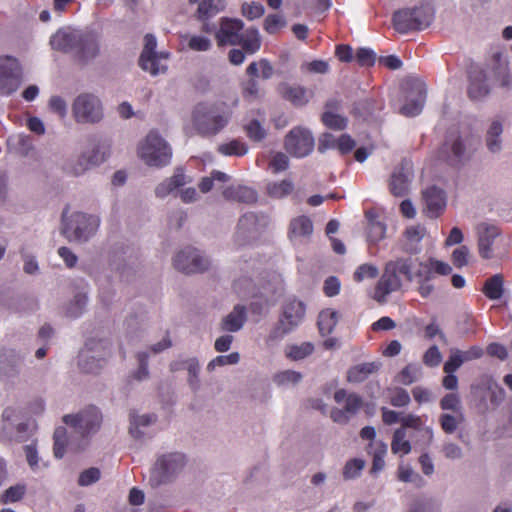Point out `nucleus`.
Returning <instances> with one entry per match:
<instances>
[{
  "instance_id": "obj_1",
  "label": "nucleus",
  "mask_w": 512,
  "mask_h": 512,
  "mask_svg": "<svg viewBox=\"0 0 512 512\" xmlns=\"http://www.w3.org/2000/svg\"><path fill=\"white\" fill-rule=\"evenodd\" d=\"M418 263L417 259L412 257H398L388 261L375 286L373 299L384 303L389 294L402 288L403 279L412 282L417 277Z\"/></svg>"
},
{
  "instance_id": "obj_2",
  "label": "nucleus",
  "mask_w": 512,
  "mask_h": 512,
  "mask_svg": "<svg viewBox=\"0 0 512 512\" xmlns=\"http://www.w3.org/2000/svg\"><path fill=\"white\" fill-rule=\"evenodd\" d=\"M138 157L149 167L163 168L171 163L172 149L156 130H151L137 147Z\"/></svg>"
},
{
  "instance_id": "obj_3",
  "label": "nucleus",
  "mask_w": 512,
  "mask_h": 512,
  "mask_svg": "<svg viewBox=\"0 0 512 512\" xmlns=\"http://www.w3.org/2000/svg\"><path fill=\"white\" fill-rule=\"evenodd\" d=\"M100 218L83 212L62 213V234L69 241L86 242L97 232Z\"/></svg>"
},
{
  "instance_id": "obj_4",
  "label": "nucleus",
  "mask_w": 512,
  "mask_h": 512,
  "mask_svg": "<svg viewBox=\"0 0 512 512\" xmlns=\"http://www.w3.org/2000/svg\"><path fill=\"white\" fill-rule=\"evenodd\" d=\"M187 465V458L183 453L170 452L159 456L154 463L149 477V484L157 488L173 482Z\"/></svg>"
},
{
  "instance_id": "obj_5",
  "label": "nucleus",
  "mask_w": 512,
  "mask_h": 512,
  "mask_svg": "<svg viewBox=\"0 0 512 512\" xmlns=\"http://www.w3.org/2000/svg\"><path fill=\"white\" fill-rule=\"evenodd\" d=\"M71 113L74 121L80 125H95L105 116L101 98L92 92H81L72 101Z\"/></svg>"
},
{
  "instance_id": "obj_6",
  "label": "nucleus",
  "mask_w": 512,
  "mask_h": 512,
  "mask_svg": "<svg viewBox=\"0 0 512 512\" xmlns=\"http://www.w3.org/2000/svg\"><path fill=\"white\" fill-rule=\"evenodd\" d=\"M109 147L105 144L96 143L85 148L80 154L66 160L63 170L66 174L74 177L84 175L90 169L104 163L109 157Z\"/></svg>"
},
{
  "instance_id": "obj_7",
  "label": "nucleus",
  "mask_w": 512,
  "mask_h": 512,
  "mask_svg": "<svg viewBox=\"0 0 512 512\" xmlns=\"http://www.w3.org/2000/svg\"><path fill=\"white\" fill-rule=\"evenodd\" d=\"M305 317V305L302 301L287 299L282 306V313L276 327L269 334L267 341H276L283 338L298 327Z\"/></svg>"
},
{
  "instance_id": "obj_8",
  "label": "nucleus",
  "mask_w": 512,
  "mask_h": 512,
  "mask_svg": "<svg viewBox=\"0 0 512 512\" xmlns=\"http://www.w3.org/2000/svg\"><path fill=\"white\" fill-rule=\"evenodd\" d=\"M245 73L249 79L240 84L241 94L244 100L254 102L261 96V89L259 82L256 78L260 77L263 80L270 79L274 74V68L269 60L262 58L258 61L251 62Z\"/></svg>"
},
{
  "instance_id": "obj_9",
  "label": "nucleus",
  "mask_w": 512,
  "mask_h": 512,
  "mask_svg": "<svg viewBox=\"0 0 512 512\" xmlns=\"http://www.w3.org/2000/svg\"><path fill=\"white\" fill-rule=\"evenodd\" d=\"M471 388L482 412L495 410L505 398L504 389L489 375L480 376Z\"/></svg>"
},
{
  "instance_id": "obj_10",
  "label": "nucleus",
  "mask_w": 512,
  "mask_h": 512,
  "mask_svg": "<svg viewBox=\"0 0 512 512\" xmlns=\"http://www.w3.org/2000/svg\"><path fill=\"white\" fill-rule=\"evenodd\" d=\"M111 354V345L105 340H90L79 354V366L86 373L98 372Z\"/></svg>"
},
{
  "instance_id": "obj_11",
  "label": "nucleus",
  "mask_w": 512,
  "mask_h": 512,
  "mask_svg": "<svg viewBox=\"0 0 512 512\" xmlns=\"http://www.w3.org/2000/svg\"><path fill=\"white\" fill-rule=\"evenodd\" d=\"M157 41L154 35L146 34L144 37V47L139 57V65L142 70L156 76L165 73L167 70L166 61L169 58L167 52H157Z\"/></svg>"
},
{
  "instance_id": "obj_12",
  "label": "nucleus",
  "mask_w": 512,
  "mask_h": 512,
  "mask_svg": "<svg viewBox=\"0 0 512 512\" xmlns=\"http://www.w3.org/2000/svg\"><path fill=\"white\" fill-rule=\"evenodd\" d=\"M228 121L227 116L216 114L205 105H198L193 112L195 128L204 136L216 135L228 124Z\"/></svg>"
},
{
  "instance_id": "obj_13",
  "label": "nucleus",
  "mask_w": 512,
  "mask_h": 512,
  "mask_svg": "<svg viewBox=\"0 0 512 512\" xmlns=\"http://www.w3.org/2000/svg\"><path fill=\"white\" fill-rule=\"evenodd\" d=\"M269 224V218L266 214H256L253 212L244 214L238 222L236 231V241L239 245L249 244L255 240L261 231Z\"/></svg>"
},
{
  "instance_id": "obj_14",
  "label": "nucleus",
  "mask_w": 512,
  "mask_h": 512,
  "mask_svg": "<svg viewBox=\"0 0 512 512\" xmlns=\"http://www.w3.org/2000/svg\"><path fill=\"white\" fill-rule=\"evenodd\" d=\"M63 422L81 436H88L99 430L102 415L96 407H89L75 415H65Z\"/></svg>"
},
{
  "instance_id": "obj_15",
  "label": "nucleus",
  "mask_w": 512,
  "mask_h": 512,
  "mask_svg": "<svg viewBox=\"0 0 512 512\" xmlns=\"http://www.w3.org/2000/svg\"><path fill=\"white\" fill-rule=\"evenodd\" d=\"M173 265L185 274H194L206 271L210 261L198 249L185 247L175 255Z\"/></svg>"
},
{
  "instance_id": "obj_16",
  "label": "nucleus",
  "mask_w": 512,
  "mask_h": 512,
  "mask_svg": "<svg viewBox=\"0 0 512 512\" xmlns=\"http://www.w3.org/2000/svg\"><path fill=\"white\" fill-rule=\"evenodd\" d=\"M315 141L312 133L303 127H295L285 136L286 151L297 158L308 156L314 149Z\"/></svg>"
},
{
  "instance_id": "obj_17",
  "label": "nucleus",
  "mask_w": 512,
  "mask_h": 512,
  "mask_svg": "<svg viewBox=\"0 0 512 512\" xmlns=\"http://www.w3.org/2000/svg\"><path fill=\"white\" fill-rule=\"evenodd\" d=\"M21 83V67L18 60L11 56L0 57V94L10 95Z\"/></svg>"
},
{
  "instance_id": "obj_18",
  "label": "nucleus",
  "mask_w": 512,
  "mask_h": 512,
  "mask_svg": "<svg viewBox=\"0 0 512 512\" xmlns=\"http://www.w3.org/2000/svg\"><path fill=\"white\" fill-rule=\"evenodd\" d=\"M243 27L244 24L239 19H222L220 27L216 32L218 46H236L240 44Z\"/></svg>"
},
{
  "instance_id": "obj_19",
  "label": "nucleus",
  "mask_w": 512,
  "mask_h": 512,
  "mask_svg": "<svg viewBox=\"0 0 512 512\" xmlns=\"http://www.w3.org/2000/svg\"><path fill=\"white\" fill-rule=\"evenodd\" d=\"M413 178L412 167L408 162H402L397 166L390 178L389 189L396 197L405 196L410 189V183Z\"/></svg>"
},
{
  "instance_id": "obj_20",
  "label": "nucleus",
  "mask_w": 512,
  "mask_h": 512,
  "mask_svg": "<svg viewBox=\"0 0 512 512\" xmlns=\"http://www.w3.org/2000/svg\"><path fill=\"white\" fill-rule=\"evenodd\" d=\"M476 233L479 255L483 259H491L493 257L492 244L500 235L499 228L493 224L482 222L476 226Z\"/></svg>"
},
{
  "instance_id": "obj_21",
  "label": "nucleus",
  "mask_w": 512,
  "mask_h": 512,
  "mask_svg": "<svg viewBox=\"0 0 512 512\" xmlns=\"http://www.w3.org/2000/svg\"><path fill=\"white\" fill-rule=\"evenodd\" d=\"M79 41H81L80 31L64 28L51 36L50 45L53 50L74 55Z\"/></svg>"
},
{
  "instance_id": "obj_22",
  "label": "nucleus",
  "mask_w": 512,
  "mask_h": 512,
  "mask_svg": "<svg viewBox=\"0 0 512 512\" xmlns=\"http://www.w3.org/2000/svg\"><path fill=\"white\" fill-rule=\"evenodd\" d=\"M192 182V179L187 176L182 167H177L172 176L165 178L154 189L155 196L159 199H164L177 191V189Z\"/></svg>"
},
{
  "instance_id": "obj_23",
  "label": "nucleus",
  "mask_w": 512,
  "mask_h": 512,
  "mask_svg": "<svg viewBox=\"0 0 512 512\" xmlns=\"http://www.w3.org/2000/svg\"><path fill=\"white\" fill-rule=\"evenodd\" d=\"M468 77L467 93L470 99L480 100L489 94L490 88L487 83V75L479 66H471Z\"/></svg>"
},
{
  "instance_id": "obj_24",
  "label": "nucleus",
  "mask_w": 512,
  "mask_h": 512,
  "mask_svg": "<svg viewBox=\"0 0 512 512\" xmlns=\"http://www.w3.org/2000/svg\"><path fill=\"white\" fill-rule=\"evenodd\" d=\"M441 154L451 165L459 164L466 156L464 139L456 133H451L443 144Z\"/></svg>"
},
{
  "instance_id": "obj_25",
  "label": "nucleus",
  "mask_w": 512,
  "mask_h": 512,
  "mask_svg": "<svg viewBox=\"0 0 512 512\" xmlns=\"http://www.w3.org/2000/svg\"><path fill=\"white\" fill-rule=\"evenodd\" d=\"M422 195L425 203L424 211L427 216L431 218L437 217L446 206L444 191L436 186H431L425 189Z\"/></svg>"
},
{
  "instance_id": "obj_26",
  "label": "nucleus",
  "mask_w": 512,
  "mask_h": 512,
  "mask_svg": "<svg viewBox=\"0 0 512 512\" xmlns=\"http://www.w3.org/2000/svg\"><path fill=\"white\" fill-rule=\"evenodd\" d=\"M99 54V43L95 35L91 33L81 32V41L77 43L74 57L82 62L87 63L93 60Z\"/></svg>"
},
{
  "instance_id": "obj_27",
  "label": "nucleus",
  "mask_w": 512,
  "mask_h": 512,
  "mask_svg": "<svg viewBox=\"0 0 512 512\" xmlns=\"http://www.w3.org/2000/svg\"><path fill=\"white\" fill-rule=\"evenodd\" d=\"M313 223L307 216H298L291 220L289 225V238L292 241H300L311 236Z\"/></svg>"
},
{
  "instance_id": "obj_28",
  "label": "nucleus",
  "mask_w": 512,
  "mask_h": 512,
  "mask_svg": "<svg viewBox=\"0 0 512 512\" xmlns=\"http://www.w3.org/2000/svg\"><path fill=\"white\" fill-rule=\"evenodd\" d=\"M247 320L246 308L243 305H236L233 310L223 318L221 329L227 332L239 331Z\"/></svg>"
},
{
  "instance_id": "obj_29",
  "label": "nucleus",
  "mask_w": 512,
  "mask_h": 512,
  "mask_svg": "<svg viewBox=\"0 0 512 512\" xmlns=\"http://www.w3.org/2000/svg\"><path fill=\"white\" fill-rule=\"evenodd\" d=\"M278 91L285 100L290 101L295 106H304L309 101L306 88L299 85L292 86L282 83L279 85Z\"/></svg>"
},
{
  "instance_id": "obj_30",
  "label": "nucleus",
  "mask_w": 512,
  "mask_h": 512,
  "mask_svg": "<svg viewBox=\"0 0 512 512\" xmlns=\"http://www.w3.org/2000/svg\"><path fill=\"white\" fill-rule=\"evenodd\" d=\"M452 271L451 266L436 259H430L429 262H419L418 269L416 270L417 277H425L426 279H432L433 274L448 275Z\"/></svg>"
},
{
  "instance_id": "obj_31",
  "label": "nucleus",
  "mask_w": 512,
  "mask_h": 512,
  "mask_svg": "<svg viewBox=\"0 0 512 512\" xmlns=\"http://www.w3.org/2000/svg\"><path fill=\"white\" fill-rule=\"evenodd\" d=\"M415 91L416 97L409 100L400 109V113L403 114L404 116L413 117L420 114V112L422 111L426 98V91L424 85L422 83H416Z\"/></svg>"
},
{
  "instance_id": "obj_32",
  "label": "nucleus",
  "mask_w": 512,
  "mask_h": 512,
  "mask_svg": "<svg viewBox=\"0 0 512 512\" xmlns=\"http://www.w3.org/2000/svg\"><path fill=\"white\" fill-rule=\"evenodd\" d=\"M427 231L424 226L413 225L405 230L404 236L406 242L403 246V250L409 254H416L419 252L418 244L425 237Z\"/></svg>"
},
{
  "instance_id": "obj_33",
  "label": "nucleus",
  "mask_w": 512,
  "mask_h": 512,
  "mask_svg": "<svg viewBox=\"0 0 512 512\" xmlns=\"http://www.w3.org/2000/svg\"><path fill=\"white\" fill-rule=\"evenodd\" d=\"M223 196L227 200L243 203H254L257 201V193L254 189L246 186H230L223 191Z\"/></svg>"
},
{
  "instance_id": "obj_34",
  "label": "nucleus",
  "mask_w": 512,
  "mask_h": 512,
  "mask_svg": "<svg viewBox=\"0 0 512 512\" xmlns=\"http://www.w3.org/2000/svg\"><path fill=\"white\" fill-rule=\"evenodd\" d=\"M394 28L400 33L416 30L412 9H403L394 13Z\"/></svg>"
},
{
  "instance_id": "obj_35",
  "label": "nucleus",
  "mask_w": 512,
  "mask_h": 512,
  "mask_svg": "<svg viewBox=\"0 0 512 512\" xmlns=\"http://www.w3.org/2000/svg\"><path fill=\"white\" fill-rule=\"evenodd\" d=\"M266 193L274 199H282L290 195L294 190V183L289 179L270 181L266 184Z\"/></svg>"
},
{
  "instance_id": "obj_36",
  "label": "nucleus",
  "mask_w": 512,
  "mask_h": 512,
  "mask_svg": "<svg viewBox=\"0 0 512 512\" xmlns=\"http://www.w3.org/2000/svg\"><path fill=\"white\" fill-rule=\"evenodd\" d=\"M379 365L374 362L361 363L351 369L347 373V379L349 382L360 383L368 378L369 375L376 372Z\"/></svg>"
},
{
  "instance_id": "obj_37",
  "label": "nucleus",
  "mask_w": 512,
  "mask_h": 512,
  "mask_svg": "<svg viewBox=\"0 0 512 512\" xmlns=\"http://www.w3.org/2000/svg\"><path fill=\"white\" fill-rule=\"evenodd\" d=\"M503 285V276L501 274H495L485 281L482 291L490 300H498L503 296Z\"/></svg>"
},
{
  "instance_id": "obj_38",
  "label": "nucleus",
  "mask_w": 512,
  "mask_h": 512,
  "mask_svg": "<svg viewBox=\"0 0 512 512\" xmlns=\"http://www.w3.org/2000/svg\"><path fill=\"white\" fill-rule=\"evenodd\" d=\"M240 44L247 54H255L261 47V38L256 28H248L242 32Z\"/></svg>"
},
{
  "instance_id": "obj_39",
  "label": "nucleus",
  "mask_w": 512,
  "mask_h": 512,
  "mask_svg": "<svg viewBox=\"0 0 512 512\" xmlns=\"http://www.w3.org/2000/svg\"><path fill=\"white\" fill-rule=\"evenodd\" d=\"M368 218L367 238L372 243L383 240L386 236V225L374 217L371 212L366 214Z\"/></svg>"
},
{
  "instance_id": "obj_40",
  "label": "nucleus",
  "mask_w": 512,
  "mask_h": 512,
  "mask_svg": "<svg viewBox=\"0 0 512 512\" xmlns=\"http://www.w3.org/2000/svg\"><path fill=\"white\" fill-rule=\"evenodd\" d=\"M338 322V313L332 309H325L318 316L320 333L325 336L330 334Z\"/></svg>"
},
{
  "instance_id": "obj_41",
  "label": "nucleus",
  "mask_w": 512,
  "mask_h": 512,
  "mask_svg": "<svg viewBox=\"0 0 512 512\" xmlns=\"http://www.w3.org/2000/svg\"><path fill=\"white\" fill-rule=\"evenodd\" d=\"M248 145L239 139H233L227 143H222L218 146L217 151L224 156H237L241 157L247 154Z\"/></svg>"
},
{
  "instance_id": "obj_42",
  "label": "nucleus",
  "mask_w": 512,
  "mask_h": 512,
  "mask_svg": "<svg viewBox=\"0 0 512 512\" xmlns=\"http://www.w3.org/2000/svg\"><path fill=\"white\" fill-rule=\"evenodd\" d=\"M503 132L502 124L498 121H493L486 134V145L488 149L495 153L501 149V134Z\"/></svg>"
},
{
  "instance_id": "obj_43",
  "label": "nucleus",
  "mask_w": 512,
  "mask_h": 512,
  "mask_svg": "<svg viewBox=\"0 0 512 512\" xmlns=\"http://www.w3.org/2000/svg\"><path fill=\"white\" fill-rule=\"evenodd\" d=\"M156 421L154 415H130V427L129 432L134 438H141L143 432L140 430L141 427L149 426Z\"/></svg>"
},
{
  "instance_id": "obj_44",
  "label": "nucleus",
  "mask_w": 512,
  "mask_h": 512,
  "mask_svg": "<svg viewBox=\"0 0 512 512\" xmlns=\"http://www.w3.org/2000/svg\"><path fill=\"white\" fill-rule=\"evenodd\" d=\"M455 415L443 413L439 417V423L442 430L447 434H452L458 426L463 422L464 416L462 412H455Z\"/></svg>"
},
{
  "instance_id": "obj_45",
  "label": "nucleus",
  "mask_w": 512,
  "mask_h": 512,
  "mask_svg": "<svg viewBox=\"0 0 512 512\" xmlns=\"http://www.w3.org/2000/svg\"><path fill=\"white\" fill-rule=\"evenodd\" d=\"M406 438V431L403 428H398L393 434L391 443V450L394 454L402 453L409 454L411 451V444Z\"/></svg>"
},
{
  "instance_id": "obj_46",
  "label": "nucleus",
  "mask_w": 512,
  "mask_h": 512,
  "mask_svg": "<svg viewBox=\"0 0 512 512\" xmlns=\"http://www.w3.org/2000/svg\"><path fill=\"white\" fill-rule=\"evenodd\" d=\"M416 30L428 27L433 19L432 9L428 5H422L412 9Z\"/></svg>"
},
{
  "instance_id": "obj_47",
  "label": "nucleus",
  "mask_w": 512,
  "mask_h": 512,
  "mask_svg": "<svg viewBox=\"0 0 512 512\" xmlns=\"http://www.w3.org/2000/svg\"><path fill=\"white\" fill-rule=\"evenodd\" d=\"M314 345L310 342H304L300 345H291L286 350V356L292 360H301L312 354Z\"/></svg>"
},
{
  "instance_id": "obj_48",
  "label": "nucleus",
  "mask_w": 512,
  "mask_h": 512,
  "mask_svg": "<svg viewBox=\"0 0 512 512\" xmlns=\"http://www.w3.org/2000/svg\"><path fill=\"white\" fill-rule=\"evenodd\" d=\"M183 38L186 41L188 48L193 51L204 52L211 48V41L207 37L186 34Z\"/></svg>"
},
{
  "instance_id": "obj_49",
  "label": "nucleus",
  "mask_w": 512,
  "mask_h": 512,
  "mask_svg": "<svg viewBox=\"0 0 512 512\" xmlns=\"http://www.w3.org/2000/svg\"><path fill=\"white\" fill-rule=\"evenodd\" d=\"M244 129L248 138L254 142H260L267 137V130L258 120H251Z\"/></svg>"
},
{
  "instance_id": "obj_50",
  "label": "nucleus",
  "mask_w": 512,
  "mask_h": 512,
  "mask_svg": "<svg viewBox=\"0 0 512 512\" xmlns=\"http://www.w3.org/2000/svg\"><path fill=\"white\" fill-rule=\"evenodd\" d=\"M420 367L415 364L405 366L397 376V381L403 385H410L418 379Z\"/></svg>"
},
{
  "instance_id": "obj_51",
  "label": "nucleus",
  "mask_w": 512,
  "mask_h": 512,
  "mask_svg": "<svg viewBox=\"0 0 512 512\" xmlns=\"http://www.w3.org/2000/svg\"><path fill=\"white\" fill-rule=\"evenodd\" d=\"M26 493V486L17 484L9 487L1 495V502L4 504L20 501Z\"/></svg>"
},
{
  "instance_id": "obj_52",
  "label": "nucleus",
  "mask_w": 512,
  "mask_h": 512,
  "mask_svg": "<svg viewBox=\"0 0 512 512\" xmlns=\"http://www.w3.org/2000/svg\"><path fill=\"white\" fill-rule=\"evenodd\" d=\"M302 379V374L293 370H285L274 376V382L279 386L295 385Z\"/></svg>"
},
{
  "instance_id": "obj_53",
  "label": "nucleus",
  "mask_w": 512,
  "mask_h": 512,
  "mask_svg": "<svg viewBox=\"0 0 512 512\" xmlns=\"http://www.w3.org/2000/svg\"><path fill=\"white\" fill-rule=\"evenodd\" d=\"M379 270L377 266L369 263L360 265L354 272L353 279L356 282H362L365 279H374L378 276Z\"/></svg>"
},
{
  "instance_id": "obj_54",
  "label": "nucleus",
  "mask_w": 512,
  "mask_h": 512,
  "mask_svg": "<svg viewBox=\"0 0 512 512\" xmlns=\"http://www.w3.org/2000/svg\"><path fill=\"white\" fill-rule=\"evenodd\" d=\"M67 431L64 427H58L54 431V455L56 458H62L67 444Z\"/></svg>"
},
{
  "instance_id": "obj_55",
  "label": "nucleus",
  "mask_w": 512,
  "mask_h": 512,
  "mask_svg": "<svg viewBox=\"0 0 512 512\" xmlns=\"http://www.w3.org/2000/svg\"><path fill=\"white\" fill-rule=\"evenodd\" d=\"M88 302L87 295L84 293H78L74 296L73 301L67 308V314L70 317H78L83 312Z\"/></svg>"
},
{
  "instance_id": "obj_56",
  "label": "nucleus",
  "mask_w": 512,
  "mask_h": 512,
  "mask_svg": "<svg viewBox=\"0 0 512 512\" xmlns=\"http://www.w3.org/2000/svg\"><path fill=\"white\" fill-rule=\"evenodd\" d=\"M322 121L327 127L336 129V130H342L347 125L346 118H344L338 114H335L332 111L324 112L322 115Z\"/></svg>"
},
{
  "instance_id": "obj_57",
  "label": "nucleus",
  "mask_w": 512,
  "mask_h": 512,
  "mask_svg": "<svg viewBox=\"0 0 512 512\" xmlns=\"http://www.w3.org/2000/svg\"><path fill=\"white\" fill-rule=\"evenodd\" d=\"M199 368V363L196 358L187 359L186 370L189 373L188 383L193 391H197L200 386L198 379Z\"/></svg>"
},
{
  "instance_id": "obj_58",
  "label": "nucleus",
  "mask_w": 512,
  "mask_h": 512,
  "mask_svg": "<svg viewBox=\"0 0 512 512\" xmlns=\"http://www.w3.org/2000/svg\"><path fill=\"white\" fill-rule=\"evenodd\" d=\"M464 362L462 351L452 349L448 360L444 364L443 370L446 374L454 373Z\"/></svg>"
},
{
  "instance_id": "obj_59",
  "label": "nucleus",
  "mask_w": 512,
  "mask_h": 512,
  "mask_svg": "<svg viewBox=\"0 0 512 512\" xmlns=\"http://www.w3.org/2000/svg\"><path fill=\"white\" fill-rule=\"evenodd\" d=\"M189 2L198 5L197 13L199 18H208L218 12L214 0H189Z\"/></svg>"
},
{
  "instance_id": "obj_60",
  "label": "nucleus",
  "mask_w": 512,
  "mask_h": 512,
  "mask_svg": "<svg viewBox=\"0 0 512 512\" xmlns=\"http://www.w3.org/2000/svg\"><path fill=\"white\" fill-rule=\"evenodd\" d=\"M365 466L361 459H352L348 461L343 468V477L345 479H354L358 477Z\"/></svg>"
},
{
  "instance_id": "obj_61",
  "label": "nucleus",
  "mask_w": 512,
  "mask_h": 512,
  "mask_svg": "<svg viewBox=\"0 0 512 512\" xmlns=\"http://www.w3.org/2000/svg\"><path fill=\"white\" fill-rule=\"evenodd\" d=\"M389 400L394 407H405L410 403L408 392L402 388H395L389 391Z\"/></svg>"
},
{
  "instance_id": "obj_62",
  "label": "nucleus",
  "mask_w": 512,
  "mask_h": 512,
  "mask_svg": "<svg viewBox=\"0 0 512 512\" xmlns=\"http://www.w3.org/2000/svg\"><path fill=\"white\" fill-rule=\"evenodd\" d=\"M288 167L289 158L283 152H276L269 162V168H271L272 172L275 174L285 171Z\"/></svg>"
},
{
  "instance_id": "obj_63",
  "label": "nucleus",
  "mask_w": 512,
  "mask_h": 512,
  "mask_svg": "<svg viewBox=\"0 0 512 512\" xmlns=\"http://www.w3.org/2000/svg\"><path fill=\"white\" fill-rule=\"evenodd\" d=\"M301 71L313 74H326L329 71V64L324 60H313L303 63Z\"/></svg>"
},
{
  "instance_id": "obj_64",
  "label": "nucleus",
  "mask_w": 512,
  "mask_h": 512,
  "mask_svg": "<svg viewBox=\"0 0 512 512\" xmlns=\"http://www.w3.org/2000/svg\"><path fill=\"white\" fill-rule=\"evenodd\" d=\"M440 407L442 410H451L453 412H462L460 398L455 393L446 394L440 401Z\"/></svg>"
}]
</instances>
